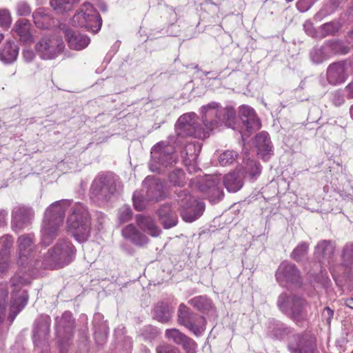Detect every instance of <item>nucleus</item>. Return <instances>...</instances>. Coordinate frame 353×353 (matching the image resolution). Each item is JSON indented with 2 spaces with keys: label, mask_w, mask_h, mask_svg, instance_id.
Listing matches in <instances>:
<instances>
[{
  "label": "nucleus",
  "mask_w": 353,
  "mask_h": 353,
  "mask_svg": "<svg viewBox=\"0 0 353 353\" xmlns=\"http://www.w3.org/2000/svg\"><path fill=\"white\" fill-rule=\"evenodd\" d=\"M202 119L205 128L199 127L194 113L185 114L180 117L176 125L177 134L182 137H194L205 139L214 129L225 125L229 128L235 118V111L232 108H221L216 102L202 107Z\"/></svg>",
  "instance_id": "f257e3e1"
},
{
  "label": "nucleus",
  "mask_w": 353,
  "mask_h": 353,
  "mask_svg": "<svg viewBox=\"0 0 353 353\" xmlns=\"http://www.w3.org/2000/svg\"><path fill=\"white\" fill-rule=\"evenodd\" d=\"M70 201L61 200L53 203L46 210L41 228V243L49 245L59 233L60 226L62 225L65 209L70 206Z\"/></svg>",
  "instance_id": "f03ea898"
},
{
  "label": "nucleus",
  "mask_w": 353,
  "mask_h": 353,
  "mask_svg": "<svg viewBox=\"0 0 353 353\" xmlns=\"http://www.w3.org/2000/svg\"><path fill=\"white\" fill-rule=\"evenodd\" d=\"M68 231L79 242L87 241L90 235V216L87 208L77 203L71 208L67 220Z\"/></svg>",
  "instance_id": "7ed1b4c3"
},
{
  "label": "nucleus",
  "mask_w": 353,
  "mask_h": 353,
  "mask_svg": "<svg viewBox=\"0 0 353 353\" xmlns=\"http://www.w3.org/2000/svg\"><path fill=\"white\" fill-rule=\"evenodd\" d=\"M76 249L72 243L65 239L59 240L44 254V268H61L70 263L75 258Z\"/></svg>",
  "instance_id": "20e7f679"
},
{
  "label": "nucleus",
  "mask_w": 353,
  "mask_h": 353,
  "mask_svg": "<svg viewBox=\"0 0 353 353\" xmlns=\"http://www.w3.org/2000/svg\"><path fill=\"white\" fill-rule=\"evenodd\" d=\"M71 23L73 26L85 28L97 33L101 29L102 19L93 5L86 2L81 6L80 11L73 16Z\"/></svg>",
  "instance_id": "39448f33"
},
{
  "label": "nucleus",
  "mask_w": 353,
  "mask_h": 353,
  "mask_svg": "<svg viewBox=\"0 0 353 353\" xmlns=\"http://www.w3.org/2000/svg\"><path fill=\"white\" fill-rule=\"evenodd\" d=\"M280 310L295 321H299L305 315L306 301L294 294H281L277 301Z\"/></svg>",
  "instance_id": "423d86ee"
},
{
  "label": "nucleus",
  "mask_w": 353,
  "mask_h": 353,
  "mask_svg": "<svg viewBox=\"0 0 353 353\" xmlns=\"http://www.w3.org/2000/svg\"><path fill=\"white\" fill-rule=\"evenodd\" d=\"M151 156L150 168L152 172H159L161 166H171L176 163L177 160L174 147L163 141L152 147Z\"/></svg>",
  "instance_id": "0eeeda50"
},
{
  "label": "nucleus",
  "mask_w": 353,
  "mask_h": 353,
  "mask_svg": "<svg viewBox=\"0 0 353 353\" xmlns=\"http://www.w3.org/2000/svg\"><path fill=\"white\" fill-rule=\"evenodd\" d=\"M121 190V185L114 178L101 176L96 179L90 188V198L96 202L106 201Z\"/></svg>",
  "instance_id": "6e6552de"
},
{
  "label": "nucleus",
  "mask_w": 353,
  "mask_h": 353,
  "mask_svg": "<svg viewBox=\"0 0 353 353\" xmlns=\"http://www.w3.org/2000/svg\"><path fill=\"white\" fill-rule=\"evenodd\" d=\"M177 203L181 208V217L186 222H192L197 219L205 208L202 201L196 200L185 190H181L178 193Z\"/></svg>",
  "instance_id": "1a4fd4ad"
},
{
  "label": "nucleus",
  "mask_w": 353,
  "mask_h": 353,
  "mask_svg": "<svg viewBox=\"0 0 353 353\" xmlns=\"http://www.w3.org/2000/svg\"><path fill=\"white\" fill-rule=\"evenodd\" d=\"M61 38L57 36L44 37L35 45V50L43 59H52L57 57L64 49Z\"/></svg>",
  "instance_id": "9d476101"
},
{
  "label": "nucleus",
  "mask_w": 353,
  "mask_h": 353,
  "mask_svg": "<svg viewBox=\"0 0 353 353\" xmlns=\"http://www.w3.org/2000/svg\"><path fill=\"white\" fill-rule=\"evenodd\" d=\"M13 290L12 292V300L10 310L13 319L25 307L28 301V294L26 290H22L21 288L28 284V281L21 275L17 274L11 279Z\"/></svg>",
  "instance_id": "9b49d317"
},
{
  "label": "nucleus",
  "mask_w": 353,
  "mask_h": 353,
  "mask_svg": "<svg viewBox=\"0 0 353 353\" xmlns=\"http://www.w3.org/2000/svg\"><path fill=\"white\" fill-rule=\"evenodd\" d=\"M288 340V348L292 353H318L315 340L309 334H294Z\"/></svg>",
  "instance_id": "f8f14e48"
},
{
  "label": "nucleus",
  "mask_w": 353,
  "mask_h": 353,
  "mask_svg": "<svg viewBox=\"0 0 353 353\" xmlns=\"http://www.w3.org/2000/svg\"><path fill=\"white\" fill-rule=\"evenodd\" d=\"M220 181L221 179L218 175L207 176L198 181V188L201 192L205 194L211 202L216 203L223 195Z\"/></svg>",
  "instance_id": "ddd939ff"
},
{
  "label": "nucleus",
  "mask_w": 353,
  "mask_h": 353,
  "mask_svg": "<svg viewBox=\"0 0 353 353\" xmlns=\"http://www.w3.org/2000/svg\"><path fill=\"white\" fill-rule=\"evenodd\" d=\"M276 279L282 285L301 283L299 270L294 264L288 261H283L280 264L276 272Z\"/></svg>",
  "instance_id": "4468645a"
},
{
  "label": "nucleus",
  "mask_w": 353,
  "mask_h": 353,
  "mask_svg": "<svg viewBox=\"0 0 353 353\" xmlns=\"http://www.w3.org/2000/svg\"><path fill=\"white\" fill-rule=\"evenodd\" d=\"M34 216L31 208L19 205L15 207L12 213V226L15 232L28 225Z\"/></svg>",
  "instance_id": "2eb2a0df"
},
{
  "label": "nucleus",
  "mask_w": 353,
  "mask_h": 353,
  "mask_svg": "<svg viewBox=\"0 0 353 353\" xmlns=\"http://www.w3.org/2000/svg\"><path fill=\"white\" fill-rule=\"evenodd\" d=\"M34 243L33 234H24L19 236L17 241L19 264L23 265L28 259L35 247Z\"/></svg>",
  "instance_id": "dca6fc26"
},
{
  "label": "nucleus",
  "mask_w": 353,
  "mask_h": 353,
  "mask_svg": "<svg viewBox=\"0 0 353 353\" xmlns=\"http://www.w3.org/2000/svg\"><path fill=\"white\" fill-rule=\"evenodd\" d=\"M239 114L248 132L252 133L261 128V121L257 117L255 111L251 107L242 105L239 110Z\"/></svg>",
  "instance_id": "f3484780"
},
{
  "label": "nucleus",
  "mask_w": 353,
  "mask_h": 353,
  "mask_svg": "<svg viewBox=\"0 0 353 353\" xmlns=\"http://www.w3.org/2000/svg\"><path fill=\"white\" fill-rule=\"evenodd\" d=\"M347 73L343 63H334L327 70V79L332 85L341 83L345 81Z\"/></svg>",
  "instance_id": "a211bd4d"
},
{
  "label": "nucleus",
  "mask_w": 353,
  "mask_h": 353,
  "mask_svg": "<svg viewBox=\"0 0 353 353\" xmlns=\"http://www.w3.org/2000/svg\"><path fill=\"white\" fill-rule=\"evenodd\" d=\"M31 27L32 26L29 20L19 19L15 22L12 31L17 34L21 42L25 44H30L33 42Z\"/></svg>",
  "instance_id": "6ab92c4d"
},
{
  "label": "nucleus",
  "mask_w": 353,
  "mask_h": 353,
  "mask_svg": "<svg viewBox=\"0 0 353 353\" xmlns=\"http://www.w3.org/2000/svg\"><path fill=\"white\" fill-rule=\"evenodd\" d=\"M13 242V238L10 235H4L0 238V272L2 273L8 268L10 251Z\"/></svg>",
  "instance_id": "aec40b11"
},
{
  "label": "nucleus",
  "mask_w": 353,
  "mask_h": 353,
  "mask_svg": "<svg viewBox=\"0 0 353 353\" xmlns=\"http://www.w3.org/2000/svg\"><path fill=\"white\" fill-rule=\"evenodd\" d=\"M65 36L68 41V46L71 49L80 50L88 46L90 43V38L84 34L74 32L72 30H66Z\"/></svg>",
  "instance_id": "412c9836"
},
{
  "label": "nucleus",
  "mask_w": 353,
  "mask_h": 353,
  "mask_svg": "<svg viewBox=\"0 0 353 353\" xmlns=\"http://www.w3.org/2000/svg\"><path fill=\"white\" fill-rule=\"evenodd\" d=\"M136 221L139 228L152 237H157L161 233V230L156 224L155 221L150 216L141 214L137 215Z\"/></svg>",
  "instance_id": "4be33fe9"
},
{
  "label": "nucleus",
  "mask_w": 353,
  "mask_h": 353,
  "mask_svg": "<svg viewBox=\"0 0 353 353\" xmlns=\"http://www.w3.org/2000/svg\"><path fill=\"white\" fill-rule=\"evenodd\" d=\"M122 236L134 244L143 246L146 245L149 239L141 232H140L134 225L129 224L126 225L121 231Z\"/></svg>",
  "instance_id": "5701e85b"
},
{
  "label": "nucleus",
  "mask_w": 353,
  "mask_h": 353,
  "mask_svg": "<svg viewBox=\"0 0 353 353\" xmlns=\"http://www.w3.org/2000/svg\"><path fill=\"white\" fill-rule=\"evenodd\" d=\"M159 220L165 229L176 225L178 217L169 205H163L157 211Z\"/></svg>",
  "instance_id": "b1692460"
},
{
  "label": "nucleus",
  "mask_w": 353,
  "mask_h": 353,
  "mask_svg": "<svg viewBox=\"0 0 353 353\" xmlns=\"http://www.w3.org/2000/svg\"><path fill=\"white\" fill-rule=\"evenodd\" d=\"M255 145L258 149V155L266 160L272 152V145L268 134L261 132L255 137Z\"/></svg>",
  "instance_id": "393cba45"
},
{
  "label": "nucleus",
  "mask_w": 353,
  "mask_h": 353,
  "mask_svg": "<svg viewBox=\"0 0 353 353\" xmlns=\"http://www.w3.org/2000/svg\"><path fill=\"white\" fill-rule=\"evenodd\" d=\"M19 50V47L14 42L7 41L0 48V60L6 64L14 62L17 59Z\"/></svg>",
  "instance_id": "a878e982"
},
{
  "label": "nucleus",
  "mask_w": 353,
  "mask_h": 353,
  "mask_svg": "<svg viewBox=\"0 0 353 353\" xmlns=\"http://www.w3.org/2000/svg\"><path fill=\"white\" fill-rule=\"evenodd\" d=\"M244 174L240 171L229 173L225 175L223 179V183L229 192H236L243 186V179Z\"/></svg>",
  "instance_id": "bb28decb"
},
{
  "label": "nucleus",
  "mask_w": 353,
  "mask_h": 353,
  "mask_svg": "<svg viewBox=\"0 0 353 353\" xmlns=\"http://www.w3.org/2000/svg\"><path fill=\"white\" fill-rule=\"evenodd\" d=\"M335 244L329 240L321 241L315 248V254L319 259L330 260L334 255Z\"/></svg>",
  "instance_id": "cd10ccee"
},
{
  "label": "nucleus",
  "mask_w": 353,
  "mask_h": 353,
  "mask_svg": "<svg viewBox=\"0 0 353 353\" xmlns=\"http://www.w3.org/2000/svg\"><path fill=\"white\" fill-rule=\"evenodd\" d=\"M34 23L39 28H48L54 23V19L43 8H38L32 13Z\"/></svg>",
  "instance_id": "c85d7f7f"
},
{
  "label": "nucleus",
  "mask_w": 353,
  "mask_h": 353,
  "mask_svg": "<svg viewBox=\"0 0 353 353\" xmlns=\"http://www.w3.org/2000/svg\"><path fill=\"white\" fill-rule=\"evenodd\" d=\"M146 183H148L146 196L148 200L159 201L163 196V186L162 185L155 180H147Z\"/></svg>",
  "instance_id": "c756f323"
},
{
  "label": "nucleus",
  "mask_w": 353,
  "mask_h": 353,
  "mask_svg": "<svg viewBox=\"0 0 353 353\" xmlns=\"http://www.w3.org/2000/svg\"><path fill=\"white\" fill-rule=\"evenodd\" d=\"M205 319L203 316L194 314L185 325L196 336H199L205 330Z\"/></svg>",
  "instance_id": "7c9ffc66"
},
{
  "label": "nucleus",
  "mask_w": 353,
  "mask_h": 353,
  "mask_svg": "<svg viewBox=\"0 0 353 353\" xmlns=\"http://www.w3.org/2000/svg\"><path fill=\"white\" fill-rule=\"evenodd\" d=\"M172 311L168 305L163 303H158L153 312L154 318L162 323L168 322L171 318Z\"/></svg>",
  "instance_id": "2f4dec72"
},
{
  "label": "nucleus",
  "mask_w": 353,
  "mask_h": 353,
  "mask_svg": "<svg viewBox=\"0 0 353 353\" xmlns=\"http://www.w3.org/2000/svg\"><path fill=\"white\" fill-rule=\"evenodd\" d=\"M79 0H50V6L59 14H63L72 10Z\"/></svg>",
  "instance_id": "473e14b6"
},
{
  "label": "nucleus",
  "mask_w": 353,
  "mask_h": 353,
  "mask_svg": "<svg viewBox=\"0 0 353 353\" xmlns=\"http://www.w3.org/2000/svg\"><path fill=\"white\" fill-rule=\"evenodd\" d=\"M188 303L196 309L205 312L212 307V302L205 296H199L190 299Z\"/></svg>",
  "instance_id": "72a5a7b5"
},
{
  "label": "nucleus",
  "mask_w": 353,
  "mask_h": 353,
  "mask_svg": "<svg viewBox=\"0 0 353 353\" xmlns=\"http://www.w3.org/2000/svg\"><path fill=\"white\" fill-rule=\"evenodd\" d=\"M343 265L349 267L353 265V243H347L341 252Z\"/></svg>",
  "instance_id": "f704fd0d"
},
{
  "label": "nucleus",
  "mask_w": 353,
  "mask_h": 353,
  "mask_svg": "<svg viewBox=\"0 0 353 353\" xmlns=\"http://www.w3.org/2000/svg\"><path fill=\"white\" fill-rule=\"evenodd\" d=\"M238 153L234 150H225L219 157V162L222 166L232 164L238 158Z\"/></svg>",
  "instance_id": "c9c22d12"
},
{
  "label": "nucleus",
  "mask_w": 353,
  "mask_h": 353,
  "mask_svg": "<svg viewBox=\"0 0 353 353\" xmlns=\"http://www.w3.org/2000/svg\"><path fill=\"white\" fill-rule=\"evenodd\" d=\"M194 313L191 312L189 308L181 303L179 307L178 310V322L182 325H185L187 323L191 320V318L194 316Z\"/></svg>",
  "instance_id": "e433bc0d"
},
{
  "label": "nucleus",
  "mask_w": 353,
  "mask_h": 353,
  "mask_svg": "<svg viewBox=\"0 0 353 353\" xmlns=\"http://www.w3.org/2000/svg\"><path fill=\"white\" fill-rule=\"evenodd\" d=\"M308 247V244L305 242L299 243L291 253V258L296 261H301L307 255Z\"/></svg>",
  "instance_id": "4c0bfd02"
},
{
  "label": "nucleus",
  "mask_w": 353,
  "mask_h": 353,
  "mask_svg": "<svg viewBox=\"0 0 353 353\" xmlns=\"http://www.w3.org/2000/svg\"><path fill=\"white\" fill-rule=\"evenodd\" d=\"M165 336L168 340L172 341L177 345H180L181 342L185 339L186 336V335L176 328L166 330Z\"/></svg>",
  "instance_id": "58836bf2"
},
{
  "label": "nucleus",
  "mask_w": 353,
  "mask_h": 353,
  "mask_svg": "<svg viewBox=\"0 0 353 353\" xmlns=\"http://www.w3.org/2000/svg\"><path fill=\"white\" fill-rule=\"evenodd\" d=\"M340 28V25L336 22H330L323 24L319 28L321 37H325L330 34H335Z\"/></svg>",
  "instance_id": "ea45409f"
},
{
  "label": "nucleus",
  "mask_w": 353,
  "mask_h": 353,
  "mask_svg": "<svg viewBox=\"0 0 353 353\" xmlns=\"http://www.w3.org/2000/svg\"><path fill=\"white\" fill-rule=\"evenodd\" d=\"M8 296V291L6 286L3 284L0 285V323L5 319V311L6 308V298Z\"/></svg>",
  "instance_id": "a19ab883"
},
{
  "label": "nucleus",
  "mask_w": 353,
  "mask_h": 353,
  "mask_svg": "<svg viewBox=\"0 0 353 353\" xmlns=\"http://www.w3.org/2000/svg\"><path fill=\"white\" fill-rule=\"evenodd\" d=\"M132 200L135 209L139 211L144 210L146 208L148 201H149L146 196L144 197L143 194L138 191H136L134 193Z\"/></svg>",
  "instance_id": "79ce46f5"
},
{
  "label": "nucleus",
  "mask_w": 353,
  "mask_h": 353,
  "mask_svg": "<svg viewBox=\"0 0 353 353\" xmlns=\"http://www.w3.org/2000/svg\"><path fill=\"white\" fill-rule=\"evenodd\" d=\"M15 10L17 16L27 17L31 14L32 8L28 2L19 1L16 3Z\"/></svg>",
  "instance_id": "37998d69"
},
{
  "label": "nucleus",
  "mask_w": 353,
  "mask_h": 353,
  "mask_svg": "<svg viewBox=\"0 0 353 353\" xmlns=\"http://www.w3.org/2000/svg\"><path fill=\"white\" fill-rule=\"evenodd\" d=\"M312 61L315 63H320L327 59L325 47L314 48L310 54Z\"/></svg>",
  "instance_id": "c03bdc74"
},
{
  "label": "nucleus",
  "mask_w": 353,
  "mask_h": 353,
  "mask_svg": "<svg viewBox=\"0 0 353 353\" xmlns=\"http://www.w3.org/2000/svg\"><path fill=\"white\" fill-rule=\"evenodd\" d=\"M12 17L9 10L6 8L0 9V28L8 30L12 23Z\"/></svg>",
  "instance_id": "a18cd8bd"
},
{
  "label": "nucleus",
  "mask_w": 353,
  "mask_h": 353,
  "mask_svg": "<svg viewBox=\"0 0 353 353\" xmlns=\"http://www.w3.org/2000/svg\"><path fill=\"white\" fill-rule=\"evenodd\" d=\"M94 337L95 340L97 343H102L105 339H106L108 332V327L105 324H103L99 327H97L96 324L94 323Z\"/></svg>",
  "instance_id": "49530a36"
},
{
  "label": "nucleus",
  "mask_w": 353,
  "mask_h": 353,
  "mask_svg": "<svg viewBox=\"0 0 353 353\" xmlns=\"http://www.w3.org/2000/svg\"><path fill=\"white\" fill-rule=\"evenodd\" d=\"M170 181L174 185L181 186L183 183L184 172L183 170L176 169L169 175Z\"/></svg>",
  "instance_id": "de8ad7c7"
},
{
  "label": "nucleus",
  "mask_w": 353,
  "mask_h": 353,
  "mask_svg": "<svg viewBox=\"0 0 353 353\" xmlns=\"http://www.w3.org/2000/svg\"><path fill=\"white\" fill-rule=\"evenodd\" d=\"M132 216V212L130 206L123 205L119 210L118 214V219L121 223L129 221Z\"/></svg>",
  "instance_id": "09e8293b"
},
{
  "label": "nucleus",
  "mask_w": 353,
  "mask_h": 353,
  "mask_svg": "<svg viewBox=\"0 0 353 353\" xmlns=\"http://www.w3.org/2000/svg\"><path fill=\"white\" fill-rule=\"evenodd\" d=\"M186 353H196V343L192 339L185 336V339L180 344Z\"/></svg>",
  "instance_id": "8fccbe9b"
},
{
  "label": "nucleus",
  "mask_w": 353,
  "mask_h": 353,
  "mask_svg": "<svg viewBox=\"0 0 353 353\" xmlns=\"http://www.w3.org/2000/svg\"><path fill=\"white\" fill-rule=\"evenodd\" d=\"M157 353H181L180 350L172 345L168 344H161L156 347Z\"/></svg>",
  "instance_id": "3c124183"
},
{
  "label": "nucleus",
  "mask_w": 353,
  "mask_h": 353,
  "mask_svg": "<svg viewBox=\"0 0 353 353\" xmlns=\"http://www.w3.org/2000/svg\"><path fill=\"white\" fill-rule=\"evenodd\" d=\"M246 170L249 174L254 177L261 172V166L258 163L250 161L247 163Z\"/></svg>",
  "instance_id": "603ef678"
},
{
  "label": "nucleus",
  "mask_w": 353,
  "mask_h": 353,
  "mask_svg": "<svg viewBox=\"0 0 353 353\" xmlns=\"http://www.w3.org/2000/svg\"><path fill=\"white\" fill-rule=\"evenodd\" d=\"M48 320H49V317H46V319H45L44 325H42L41 327H39L38 325H37V327L34 332V338L37 336H40L42 334L46 335V334H48L49 332L50 323H49Z\"/></svg>",
  "instance_id": "864d4df0"
},
{
  "label": "nucleus",
  "mask_w": 353,
  "mask_h": 353,
  "mask_svg": "<svg viewBox=\"0 0 353 353\" xmlns=\"http://www.w3.org/2000/svg\"><path fill=\"white\" fill-rule=\"evenodd\" d=\"M287 334V328H284L283 326H279L272 330V335L277 339H282Z\"/></svg>",
  "instance_id": "5fc2aeb1"
},
{
  "label": "nucleus",
  "mask_w": 353,
  "mask_h": 353,
  "mask_svg": "<svg viewBox=\"0 0 353 353\" xmlns=\"http://www.w3.org/2000/svg\"><path fill=\"white\" fill-rule=\"evenodd\" d=\"M303 28L305 32L310 37H318L316 31L314 30L313 24L311 21H307L303 24Z\"/></svg>",
  "instance_id": "6e6d98bb"
},
{
  "label": "nucleus",
  "mask_w": 353,
  "mask_h": 353,
  "mask_svg": "<svg viewBox=\"0 0 353 353\" xmlns=\"http://www.w3.org/2000/svg\"><path fill=\"white\" fill-rule=\"evenodd\" d=\"M34 57L35 55L33 50L30 49H26L23 51V59L28 63L31 62L34 59Z\"/></svg>",
  "instance_id": "4d7b16f0"
},
{
  "label": "nucleus",
  "mask_w": 353,
  "mask_h": 353,
  "mask_svg": "<svg viewBox=\"0 0 353 353\" xmlns=\"http://www.w3.org/2000/svg\"><path fill=\"white\" fill-rule=\"evenodd\" d=\"M90 3H91L93 5V6H96L103 12H105L107 10L106 5L103 1H101V0H90Z\"/></svg>",
  "instance_id": "13d9d810"
},
{
  "label": "nucleus",
  "mask_w": 353,
  "mask_h": 353,
  "mask_svg": "<svg viewBox=\"0 0 353 353\" xmlns=\"http://www.w3.org/2000/svg\"><path fill=\"white\" fill-rule=\"evenodd\" d=\"M7 216V211L0 209V228L3 227L6 225Z\"/></svg>",
  "instance_id": "bf43d9fd"
},
{
  "label": "nucleus",
  "mask_w": 353,
  "mask_h": 353,
  "mask_svg": "<svg viewBox=\"0 0 353 353\" xmlns=\"http://www.w3.org/2000/svg\"><path fill=\"white\" fill-rule=\"evenodd\" d=\"M323 315L327 318V321L330 323L331 319L334 315V311L331 310L329 307H326L323 310Z\"/></svg>",
  "instance_id": "052dcab7"
},
{
  "label": "nucleus",
  "mask_w": 353,
  "mask_h": 353,
  "mask_svg": "<svg viewBox=\"0 0 353 353\" xmlns=\"http://www.w3.org/2000/svg\"><path fill=\"white\" fill-rule=\"evenodd\" d=\"M347 91V97L348 98H353V81L350 83L345 88Z\"/></svg>",
  "instance_id": "680f3d73"
},
{
  "label": "nucleus",
  "mask_w": 353,
  "mask_h": 353,
  "mask_svg": "<svg viewBox=\"0 0 353 353\" xmlns=\"http://www.w3.org/2000/svg\"><path fill=\"white\" fill-rule=\"evenodd\" d=\"M345 304L348 307L353 309V298L347 299L345 301Z\"/></svg>",
  "instance_id": "e2e57ef3"
},
{
  "label": "nucleus",
  "mask_w": 353,
  "mask_h": 353,
  "mask_svg": "<svg viewBox=\"0 0 353 353\" xmlns=\"http://www.w3.org/2000/svg\"><path fill=\"white\" fill-rule=\"evenodd\" d=\"M71 318V314L70 312H65L62 316V319H70Z\"/></svg>",
  "instance_id": "0e129e2a"
},
{
  "label": "nucleus",
  "mask_w": 353,
  "mask_h": 353,
  "mask_svg": "<svg viewBox=\"0 0 353 353\" xmlns=\"http://www.w3.org/2000/svg\"><path fill=\"white\" fill-rule=\"evenodd\" d=\"M192 148H194V145H192V144H188V145H186V147H185V150H186V151L188 152V151H189L190 150H191V149H192Z\"/></svg>",
  "instance_id": "69168bd1"
},
{
  "label": "nucleus",
  "mask_w": 353,
  "mask_h": 353,
  "mask_svg": "<svg viewBox=\"0 0 353 353\" xmlns=\"http://www.w3.org/2000/svg\"><path fill=\"white\" fill-rule=\"evenodd\" d=\"M343 99L341 96H339V99H337V101L339 104H341L342 103Z\"/></svg>",
  "instance_id": "338daca9"
},
{
  "label": "nucleus",
  "mask_w": 353,
  "mask_h": 353,
  "mask_svg": "<svg viewBox=\"0 0 353 353\" xmlns=\"http://www.w3.org/2000/svg\"><path fill=\"white\" fill-rule=\"evenodd\" d=\"M350 112L352 114H353V105L350 108Z\"/></svg>",
  "instance_id": "774afa93"
}]
</instances>
